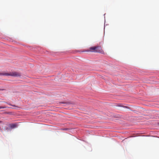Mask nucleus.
Returning a JSON list of instances; mask_svg holds the SVG:
<instances>
[{
  "label": "nucleus",
  "instance_id": "nucleus-1",
  "mask_svg": "<svg viewBox=\"0 0 159 159\" xmlns=\"http://www.w3.org/2000/svg\"><path fill=\"white\" fill-rule=\"evenodd\" d=\"M87 51L101 53H104L101 47L98 46L91 47L89 48V49L87 50Z\"/></svg>",
  "mask_w": 159,
  "mask_h": 159
},
{
  "label": "nucleus",
  "instance_id": "nucleus-2",
  "mask_svg": "<svg viewBox=\"0 0 159 159\" xmlns=\"http://www.w3.org/2000/svg\"><path fill=\"white\" fill-rule=\"evenodd\" d=\"M5 75L7 76H11L15 77H19L21 75L18 72H12L9 73H0V75Z\"/></svg>",
  "mask_w": 159,
  "mask_h": 159
},
{
  "label": "nucleus",
  "instance_id": "nucleus-3",
  "mask_svg": "<svg viewBox=\"0 0 159 159\" xmlns=\"http://www.w3.org/2000/svg\"><path fill=\"white\" fill-rule=\"evenodd\" d=\"M10 126L11 128L13 129L16 127L17 125L15 124H12L10 125Z\"/></svg>",
  "mask_w": 159,
  "mask_h": 159
},
{
  "label": "nucleus",
  "instance_id": "nucleus-4",
  "mask_svg": "<svg viewBox=\"0 0 159 159\" xmlns=\"http://www.w3.org/2000/svg\"><path fill=\"white\" fill-rule=\"evenodd\" d=\"M7 108V107L6 106H0V109L4 108Z\"/></svg>",
  "mask_w": 159,
  "mask_h": 159
},
{
  "label": "nucleus",
  "instance_id": "nucleus-5",
  "mask_svg": "<svg viewBox=\"0 0 159 159\" xmlns=\"http://www.w3.org/2000/svg\"><path fill=\"white\" fill-rule=\"evenodd\" d=\"M0 130L2 131V129L1 128V127L0 126Z\"/></svg>",
  "mask_w": 159,
  "mask_h": 159
},
{
  "label": "nucleus",
  "instance_id": "nucleus-6",
  "mask_svg": "<svg viewBox=\"0 0 159 159\" xmlns=\"http://www.w3.org/2000/svg\"><path fill=\"white\" fill-rule=\"evenodd\" d=\"M8 128L7 127L6 128V129H7V130H8Z\"/></svg>",
  "mask_w": 159,
  "mask_h": 159
},
{
  "label": "nucleus",
  "instance_id": "nucleus-7",
  "mask_svg": "<svg viewBox=\"0 0 159 159\" xmlns=\"http://www.w3.org/2000/svg\"><path fill=\"white\" fill-rule=\"evenodd\" d=\"M5 114H8V113H7V112H5Z\"/></svg>",
  "mask_w": 159,
  "mask_h": 159
},
{
  "label": "nucleus",
  "instance_id": "nucleus-8",
  "mask_svg": "<svg viewBox=\"0 0 159 159\" xmlns=\"http://www.w3.org/2000/svg\"><path fill=\"white\" fill-rule=\"evenodd\" d=\"M2 122V121H0V123Z\"/></svg>",
  "mask_w": 159,
  "mask_h": 159
},
{
  "label": "nucleus",
  "instance_id": "nucleus-9",
  "mask_svg": "<svg viewBox=\"0 0 159 159\" xmlns=\"http://www.w3.org/2000/svg\"><path fill=\"white\" fill-rule=\"evenodd\" d=\"M12 106H14H14H15V105H13Z\"/></svg>",
  "mask_w": 159,
  "mask_h": 159
}]
</instances>
